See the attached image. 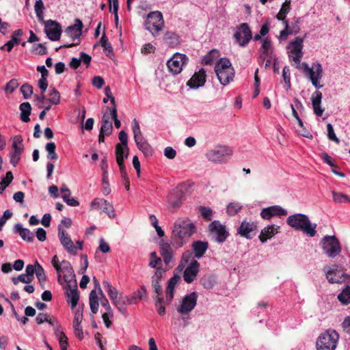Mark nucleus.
<instances>
[{
    "mask_svg": "<svg viewBox=\"0 0 350 350\" xmlns=\"http://www.w3.org/2000/svg\"><path fill=\"white\" fill-rule=\"evenodd\" d=\"M287 211L278 205L271 206L262 209L260 216L263 219L270 220L273 217H281L287 215Z\"/></svg>",
    "mask_w": 350,
    "mask_h": 350,
    "instance_id": "obj_17",
    "label": "nucleus"
},
{
    "mask_svg": "<svg viewBox=\"0 0 350 350\" xmlns=\"http://www.w3.org/2000/svg\"><path fill=\"white\" fill-rule=\"evenodd\" d=\"M113 303L122 314L126 313V309L124 308L126 305V301L124 297L122 294H119L117 296V298L113 301Z\"/></svg>",
    "mask_w": 350,
    "mask_h": 350,
    "instance_id": "obj_45",
    "label": "nucleus"
},
{
    "mask_svg": "<svg viewBox=\"0 0 350 350\" xmlns=\"http://www.w3.org/2000/svg\"><path fill=\"white\" fill-rule=\"evenodd\" d=\"M199 211L202 217L206 221H211L212 219L213 211L211 208L201 206L199 208Z\"/></svg>",
    "mask_w": 350,
    "mask_h": 350,
    "instance_id": "obj_50",
    "label": "nucleus"
},
{
    "mask_svg": "<svg viewBox=\"0 0 350 350\" xmlns=\"http://www.w3.org/2000/svg\"><path fill=\"white\" fill-rule=\"evenodd\" d=\"M82 320L83 310L82 309L78 308L75 312L73 328L76 337H77L79 340H82L83 338L82 326L81 325Z\"/></svg>",
    "mask_w": 350,
    "mask_h": 350,
    "instance_id": "obj_24",
    "label": "nucleus"
},
{
    "mask_svg": "<svg viewBox=\"0 0 350 350\" xmlns=\"http://www.w3.org/2000/svg\"><path fill=\"white\" fill-rule=\"evenodd\" d=\"M242 206L239 203L231 202L227 206L226 212L228 215L233 216L238 213Z\"/></svg>",
    "mask_w": 350,
    "mask_h": 350,
    "instance_id": "obj_47",
    "label": "nucleus"
},
{
    "mask_svg": "<svg viewBox=\"0 0 350 350\" xmlns=\"http://www.w3.org/2000/svg\"><path fill=\"white\" fill-rule=\"evenodd\" d=\"M301 23L300 17H295L293 18V22L292 23V26L290 27V28L291 29V32H293V34H296L299 32V31H300L299 23Z\"/></svg>",
    "mask_w": 350,
    "mask_h": 350,
    "instance_id": "obj_61",
    "label": "nucleus"
},
{
    "mask_svg": "<svg viewBox=\"0 0 350 350\" xmlns=\"http://www.w3.org/2000/svg\"><path fill=\"white\" fill-rule=\"evenodd\" d=\"M12 148L14 152L17 154H21L23 150V138L21 135H16L13 139Z\"/></svg>",
    "mask_w": 350,
    "mask_h": 350,
    "instance_id": "obj_43",
    "label": "nucleus"
},
{
    "mask_svg": "<svg viewBox=\"0 0 350 350\" xmlns=\"http://www.w3.org/2000/svg\"><path fill=\"white\" fill-rule=\"evenodd\" d=\"M215 72L220 83L223 85L228 84L233 80L234 70L228 58H221L216 62Z\"/></svg>",
    "mask_w": 350,
    "mask_h": 350,
    "instance_id": "obj_3",
    "label": "nucleus"
},
{
    "mask_svg": "<svg viewBox=\"0 0 350 350\" xmlns=\"http://www.w3.org/2000/svg\"><path fill=\"white\" fill-rule=\"evenodd\" d=\"M262 54L260 55V61L264 62L266 58V55L269 54V51L271 49V40L268 38H265L263 40L262 44Z\"/></svg>",
    "mask_w": 350,
    "mask_h": 350,
    "instance_id": "obj_42",
    "label": "nucleus"
},
{
    "mask_svg": "<svg viewBox=\"0 0 350 350\" xmlns=\"http://www.w3.org/2000/svg\"><path fill=\"white\" fill-rule=\"evenodd\" d=\"M194 255L190 250H187L183 252L180 260L181 266H185L188 263H191V260H196L194 258Z\"/></svg>",
    "mask_w": 350,
    "mask_h": 350,
    "instance_id": "obj_48",
    "label": "nucleus"
},
{
    "mask_svg": "<svg viewBox=\"0 0 350 350\" xmlns=\"http://www.w3.org/2000/svg\"><path fill=\"white\" fill-rule=\"evenodd\" d=\"M164 42L170 46H176L179 43L178 36L173 31H166L163 36Z\"/></svg>",
    "mask_w": 350,
    "mask_h": 350,
    "instance_id": "obj_34",
    "label": "nucleus"
},
{
    "mask_svg": "<svg viewBox=\"0 0 350 350\" xmlns=\"http://www.w3.org/2000/svg\"><path fill=\"white\" fill-rule=\"evenodd\" d=\"M160 254L162 256L165 264L168 265L173 260L174 252L171 245L161 240L159 243Z\"/></svg>",
    "mask_w": 350,
    "mask_h": 350,
    "instance_id": "obj_25",
    "label": "nucleus"
},
{
    "mask_svg": "<svg viewBox=\"0 0 350 350\" xmlns=\"http://www.w3.org/2000/svg\"><path fill=\"white\" fill-rule=\"evenodd\" d=\"M112 131L113 125L111 122L107 123H101L100 132L106 134V136H109L112 133Z\"/></svg>",
    "mask_w": 350,
    "mask_h": 350,
    "instance_id": "obj_59",
    "label": "nucleus"
},
{
    "mask_svg": "<svg viewBox=\"0 0 350 350\" xmlns=\"http://www.w3.org/2000/svg\"><path fill=\"white\" fill-rule=\"evenodd\" d=\"M104 83V79L100 76H96L92 79V85L96 88L100 89Z\"/></svg>",
    "mask_w": 350,
    "mask_h": 350,
    "instance_id": "obj_64",
    "label": "nucleus"
},
{
    "mask_svg": "<svg viewBox=\"0 0 350 350\" xmlns=\"http://www.w3.org/2000/svg\"><path fill=\"white\" fill-rule=\"evenodd\" d=\"M338 266L335 265L333 266V268L332 269H330L326 272V278L327 279L329 282L331 284L341 283L342 282V277H344V278L347 277V278H350L349 275H347L345 274L342 275V276H340V277L336 276V271L338 270Z\"/></svg>",
    "mask_w": 350,
    "mask_h": 350,
    "instance_id": "obj_30",
    "label": "nucleus"
},
{
    "mask_svg": "<svg viewBox=\"0 0 350 350\" xmlns=\"http://www.w3.org/2000/svg\"><path fill=\"white\" fill-rule=\"evenodd\" d=\"M302 67L306 74L308 76L312 84L317 89L321 88L323 85L319 83L320 79H321L323 77V68L321 64L318 62L313 63L312 67H309L306 63H303Z\"/></svg>",
    "mask_w": 350,
    "mask_h": 350,
    "instance_id": "obj_10",
    "label": "nucleus"
},
{
    "mask_svg": "<svg viewBox=\"0 0 350 350\" xmlns=\"http://www.w3.org/2000/svg\"><path fill=\"white\" fill-rule=\"evenodd\" d=\"M333 195V199L334 202L338 203H342V202H350V198L349 196L344 194L342 193H338L336 191H332Z\"/></svg>",
    "mask_w": 350,
    "mask_h": 350,
    "instance_id": "obj_49",
    "label": "nucleus"
},
{
    "mask_svg": "<svg viewBox=\"0 0 350 350\" xmlns=\"http://www.w3.org/2000/svg\"><path fill=\"white\" fill-rule=\"evenodd\" d=\"M291 10V0H286L282 4L279 12L276 15L278 20H284Z\"/></svg>",
    "mask_w": 350,
    "mask_h": 350,
    "instance_id": "obj_39",
    "label": "nucleus"
},
{
    "mask_svg": "<svg viewBox=\"0 0 350 350\" xmlns=\"http://www.w3.org/2000/svg\"><path fill=\"white\" fill-rule=\"evenodd\" d=\"M48 100L53 105H57L59 103L60 94L55 88H53L50 93V98H49Z\"/></svg>",
    "mask_w": 350,
    "mask_h": 350,
    "instance_id": "obj_54",
    "label": "nucleus"
},
{
    "mask_svg": "<svg viewBox=\"0 0 350 350\" xmlns=\"http://www.w3.org/2000/svg\"><path fill=\"white\" fill-rule=\"evenodd\" d=\"M339 340V334L334 329H327L317 338V350H334Z\"/></svg>",
    "mask_w": 350,
    "mask_h": 350,
    "instance_id": "obj_4",
    "label": "nucleus"
},
{
    "mask_svg": "<svg viewBox=\"0 0 350 350\" xmlns=\"http://www.w3.org/2000/svg\"><path fill=\"white\" fill-rule=\"evenodd\" d=\"M206 78V71L204 68H201L198 72L194 73L191 78L187 81V85L191 88H198L204 85Z\"/></svg>",
    "mask_w": 350,
    "mask_h": 350,
    "instance_id": "obj_21",
    "label": "nucleus"
},
{
    "mask_svg": "<svg viewBox=\"0 0 350 350\" xmlns=\"http://www.w3.org/2000/svg\"><path fill=\"white\" fill-rule=\"evenodd\" d=\"M23 34V31L21 29L14 31L11 40L5 43L6 50L8 52H10L12 50L14 45H17L20 43L19 38L21 37Z\"/></svg>",
    "mask_w": 350,
    "mask_h": 350,
    "instance_id": "obj_32",
    "label": "nucleus"
},
{
    "mask_svg": "<svg viewBox=\"0 0 350 350\" xmlns=\"http://www.w3.org/2000/svg\"><path fill=\"white\" fill-rule=\"evenodd\" d=\"M44 3L42 0H37L36 1L34 9L36 14V16L39 19H42L43 16V10H44Z\"/></svg>",
    "mask_w": 350,
    "mask_h": 350,
    "instance_id": "obj_57",
    "label": "nucleus"
},
{
    "mask_svg": "<svg viewBox=\"0 0 350 350\" xmlns=\"http://www.w3.org/2000/svg\"><path fill=\"white\" fill-rule=\"evenodd\" d=\"M150 260L148 265L152 268L158 267L157 266L161 263V258L157 256L156 252H152L150 254Z\"/></svg>",
    "mask_w": 350,
    "mask_h": 350,
    "instance_id": "obj_53",
    "label": "nucleus"
},
{
    "mask_svg": "<svg viewBox=\"0 0 350 350\" xmlns=\"http://www.w3.org/2000/svg\"><path fill=\"white\" fill-rule=\"evenodd\" d=\"M338 301L343 305L350 304V286L347 285L338 295Z\"/></svg>",
    "mask_w": 350,
    "mask_h": 350,
    "instance_id": "obj_37",
    "label": "nucleus"
},
{
    "mask_svg": "<svg viewBox=\"0 0 350 350\" xmlns=\"http://www.w3.org/2000/svg\"><path fill=\"white\" fill-rule=\"evenodd\" d=\"M286 224L295 230L301 231L307 236L313 237L317 233V224L311 223L306 215L297 213L290 215Z\"/></svg>",
    "mask_w": 350,
    "mask_h": 350,
    "instance_id": "obj_2",
    "label": "nucleus"
},
{
    "mask_svg": "<svg viewBox=\"0 0 350 350\" xmlns=\"http://www.w3.org/2000/svg\"><path fill=\"white\" fill-rule=\"evenodd\" d=\"M306 36L304 38L296 37L289 43V53H291L289 57H292V59L295 63H299L303 57V42Z\"/></svg>",
    "mask_w": 350,
    "mask_h": 350,
    "instance_id": "obj_14",
    "label": "nucleus"
},
{
    "mask_svg": "<svg viewBox=\"0 0 350 350\" xmlns=\"http://www.w3.org/2000/svg\"><path fill=\"white\" fill-rule=\"evenodd\" d=\"M104 206L102 208L103 212L107 213L110 218H114L116 214L113 207L107 200L103 201Z\"/></svg>",
    "mask_w": 350,
    "mask_h": 350,
    "instance_id": "obj_51",
    "label": "nucleus"
},
{
    "mask_svg": "<svg viewBox=\"0 0 350 350\" xmlns=\"http://www.w3.org/2000/svg\"><path fill=\"white\" fill-rule=\"evenodd\" d=\"M145 27L153 36L159 35L164 27V20L161 12L159 11L150 12L147 15Z\"/></svg>",
    "mask_w": 350,
    "mask_h": 350,
    "instance_id": "obj_6",
    "label": "nucleus"
},
{
    "mask_svg": "<svg viewBox=\"0 0 350 350\" xmlns=\"http://www.w3.org/2000/svg\"><path fill=\"white\" fill-rule=\"evenodd\" d=\"M103 285L112 301L115 300L119 295L118 290L108 281H103Z\"/></svg>",
    "mask_w": 350,
    "mask_h": 350,
    "instance_id": "obj_40",
    "label": "nucleus"
},
{
    "mask_svg": "<svg viewBox=\"0 0 350 350\" xmlns=\"http://www.w3.org/2000/svg\"><path fill=\"white\" fill-rule=\"evenodd\" d=\"M219 51L217 49L211 50L202 58V64L204 65H211L219 57Z\"/></svg>",
    "mask_w": 350,
    "mask_h": 350,
    "instance_id": "obj_35",
    "label": "nucleus"
},
{
    "mask_svg": "<svg viewBox=\"0 0 350 350\" xmlns=\"http://www.w3.org/2000/svg\"><path fill=\"white\" fill-rule=\"evenodd\" d=\"M196 232L197 227L189 218H178L172 230L170 238L172 245L176 248L183 247Z\"/></svg>",
    "mask_w": 350,
    "mask_h": 350,
    "instance_id": "obj_1",
    "label": "nucleus"
},
{
    "mask_svg": "<svg viewBox=\"0 0 350 350\" xmlns=\"http://www.w3.org/2000/svg\"><path fill=\"white\" fill-rule=\"evenodd\" d=\"M62 267L63 268L62 272L64 273L63 279L65 282L68 284L72 280H76L74 269L69 261L65 260H62Z\"/></svg>",
    "mask_w": 350,
    "mask_h": 350,
    "instance_id": "obj_27",
    "label": "nucleus"
},
{
    "mask_svg": "<svg viewBox=\"0 0 350 350\" xmlns=\"http://www.w3.org/2000/svg\"><path fill=\"white\" fill-rule=\"evenodd\" d=\"M21 91L23 95L24 98L27 99L33 94V87L28 83H25L21 86Z\"/></svg>",
    "mask_w": 350,
    "mask_h": 350,
    "instance_id": "obj_55",
    "label": "nucleus"
},
{
    "mask_svg": "<svg viewBox=\"0 0 350 350\" xmlns=\"http://www.w3.org/2000/svg\"><path fill=\"white\" fill-rule=\"evenodd\" d=\"M252 31L247 23H241L238 31L234 33V38L239 44L241 46H245L252 39Z\"/></svg>",
    "mask_w": 350,
    "mask_h": 350,
    "instance_id": "obj_12",
    "label": "nucleus"
},
{
    "mask_svg": "<svg viewBox=\"0 0 350 350\" xmlns=\"http://www.w3.org/2000/svg\"><path fill=\"white\" fill-rule=\"evenodd\" d=\"M36 275L37 277V279L38 282L42 285V288H44V284L46 280V276L44 272V270L43 267L38 263V261H36Z\"/></svg>",
    "mask_w": 350,
    "mask_h": 350,
    "instance_id": "obj_41",
    "label": "nucleus"
},
{
    "mask_svg": "<svg viewBox=\"0 0 350 350\" xmlns=\"http://www.w3.org/2000/svg\"><path fill=\"white\" fill-rule=\"evenodd\" d=\"M256 225L252 221L244 220L237 229V232L243 237L251 239L256 234Z\"/></svg>",
    "mask_w": 350,
    "mask_h": 350,
    "instance_id": "obj_19",
    "label": "nucleus"
},
{
    "mask_svg": "<svg viewBox=\"0 0 350 350\" xmlns=\"http://www.w3.org/2000/svg\"><path fill=\"white\" fill-rule=\"evenodd\" d=\"M186 189V184L178 185L168 196L167 208L170 211L174 212L178 209L183 201L185 200L184 190Z\"/></svg>",
    "mask_w": 350,
    "mask_h": 350,
    "instance_id": "obj_7",
    "label": "nucleus"
},
{
    "mask_svg": "<svg viewBox=\"0 0 350 350\" xmlns=\"http://www.w3.org/2000/svg\"><path fill=\"white\" fill-rule=\"evenodd\" d=\"M208 230L211 234L215 235V240L218 243L224 242L229 236L226 226L221 224L219 221H212L208 225Z\"/></svg>",
    "mask_w": 350,
    "mask_h": 350,
    "instance_id": "obj_16",
    "label": "nucleus"
},
{
    "mask_svg": "<svg viewBox=\"0 0 350 350\" xmlns=\"http://www.w3.org/2000/svg\"><path fill=\"white\" fill-rule=\"evenodd\" d=\"M132 131L134 135V140L137 147L141 150L146 157H150L153 154L152 146L145 139L141 130L139 124L136 118L132 121Z\"/></svg>",
    "mask_w": 350,
    "mask_h": 350,
    "instance_id": "obj_5",
    "label": "nucleus"
},
{
    "mask_svg": "<svg viewBox=\"0 0 350 350\" xmlns=\"http://www.w3.org/2000/svg\"><path fill=\"white\" fill-rule=\"evenodd\" d=\"M327 137L329 140L334 142L336 144L340 143V139L336 137L332 125L329 123L327 124Z\"/></svg>",
    "mask_w": 350,
    "mask_h": 350,
    "instance_id": "obj_56",
    "label": "nucleus"
},
{
    "mask_svg": "<svg viewBox=\"0 0 350 350\" xmlns=\"http://www.w3.org/2000/svg\"><path fill=\"white\" fill-rule=\"evenodd\" d=\"M321 158L323 160L325 163L332 167L338 168V166L334 164L332 158L328 155L326 152H322L320 154Z\"/></svg>",
    "mask_w": 350,
    "mask_h": 350,
    "instance_id": "obj_63",
    "label": "nucleus"
},
{
    "mask_svg": "<svg viewBox=\"0 0 350 350\" xmlns=\"http://www.w3.org/2000/svg\"><path fill=\"white\" fill-rule=\"evenodd\" d=\"M44 31L51 40L57 41L61 37L62 26L57 21L49 19L44 23Z\"/></svg>",
    "mask_w": 350,
    "mask_h": 350,
    "instance_id": "obj_15",
    "label": "nucleus"
},
{
    "mask_svg": "<svg viewBox=\"0 0 350 350\" xmlns=\"http://www.w3.org/2000/svg\"><path fill=\"white\" fill-rule=\"evenodd\" d=\"M18 85L19 83L18 82V80L16 79H12L6 83L4 88V90L5 92H10L12 93L18 87Z\"/></svg>",
    "mask_w": 350,
    "mask_h": 350,
    "instance_id": "obj_58",
    "label": "nucleus"
},
{
    "mask_svg": "<svg viewBox=\"0 0 350 350\" xmlns=\"http://www.w3.org/2000/svg\"><path fill=\"white\" fill-rule=\"evenodd\" d=\"M32 52L42 55L47 53V49L43 44H37L33 46Z\"/></svg>",
    "mask_w": 350,
    "mask_h": 350,
    "instance_id": "obj_60",
    "label": "nucleus"
},
{
    "mask_svg": "<svg viewBox=\"0 0 350 350\" xmlns=\"http://www.w3.org/2000/svg\"><path fill=\"white\" fill-rule=\"evenodd\" d=\"M188 57L186 55L176 53L167 61V66L170 71L174 74H178L181 72L184 65L187 64Z\"/></svg>",
    "mask_w": 350,
    "mask_h": 350,
    "instance_id": "obj_13",
    "label": "nucleus"
},
{
    "mask_svg": "<svg viewBox=\"0 0 350 350\" xmlns=\"http://www.w3.org/2000/svg\"><path fill=\"white\" fill-rule=\"evenodd\" d=\"M200 270V263L197 260H191L183 272V278L187 283L193 282Z\"/></svg>",
    "mask_w": 350,
    "mask_h": 350,
    "instance_id": "obj_20",
    "label": "nucleus"
},
{
    "mask_svg": "<svg viewBox=\"0 0 350 350\" xmlns=\"http://www.w3.org/2000/svg\"><path fill=\"white\" fill-rule=\"evenodd\" d=\"M55 334L58 337L59 343L62 350H66L68 347V339L66 334L58 329H55Z\"/></svg>",
    "mask_w": 350,
    "mask_h": 350,
    "instance_id": "obj_38",
    "label": "nucleus"
},
{
    "mask_svg": "<svg viewBox=\"0 0 350 350\" xmlns=\"http://www.w3.org/2000/svg\"><path fill=\"white\" fill-rule=\"evenodd\" d=\"M46 150L48 152L47 158L51 160L57 159V154L55 152L56 145L54 142H49L46 144Z\"/></svg>",
    "mask_w": 350,
    "mask_h": 350,
    "instance_id": "obj_46",
    "label": "nucleus"
},
{
    "mask_svg": "<svg viewBox=\"0 0 350 350\" xmlns=\"http://www.w3.org/2000/svg\"><path fill=\"white\" fill-rule=\"evenodd\" d=\"M180 280V277L178 275L175 274L168 280L167 286L165 291L174 292L175 286H176Z\"/></svg>",
    "mask_w": 350,
    "mask_h": 350,
    "instance_id": "obj_52",
    "label": "nucleus"
},
{
    "mask_svg": "<svg viewBox=\"0 0 350 350\" xmlns=\"http://www.w3.org/2000/svg\"><path fill=\"white\" fill-rule=\"evenodd\" d=\"M90 310L93 314H96L98 310L99 303L98 298L96 290H92L90 292L89 297Z\"/></svg>",
    "mask_w": 350,
    "mask_h": 350,
    "instance_id": "obj_36",
    "label": "nucleus"
},
{
    "mask_svg": "<svg viewBox=\"0 0 350 350\" xmlns=\"http://www.w3.org/2000/svg\"><path fill=\"white\" fill-rule=\"evenodd\" d=\"M14 232L19 234L21 237L28 242H32L34 239V234L28 228H23L20 224H16L14 226Z\"/></svg>",
    "mask_w": 350,
    "mask_h": 350,
    "instance_id": "obj_29",
    "label": "nucleus"
},
{
    "mask_svg": "<svg viewBox=\"0 0 350 350\" xmlns=\"http://www.w3.org/2000/svg\"><path fill=\"white\" fill-rule=\"evenodd\" d=\"M129 152L128 147L122 146V144H117L115 149L116 162L124 161V159L128 158Z\"/></svg>",
    "mask_w": 350,
    "mask_h": 350,
    "instance_id": "obj_31",
    "label": "nucleus"
},
{
    "mask_svg": "<svg viewBox=\"0 0 350 350\" xmlns=\"http://www.w3.org/2000/svg\"><path fill=\"white\" fill-rule=\"evenodd\" d=\"M191 247L194 257L196 258H200L207 251L208 248V243L207 241H196L192 243Z\"/></svg>",
    "mask_w": 350,
    "mask_h": 350,
    "instance_id": "obj_26",
    "label": "nucleus"
},
{
    "mask_svg": "<svg viewBox=\"0 0 350 350\" xmlns=\"http://www.w3.org/2000/svg\"><path fill=\"white\" fill-rule=\"evenodd\" d=\"M58 237L61 244L70 254L76 255L77 248L67 232L62 228L61 225L58 226Z\"/></svg>",
    "mask_w": 350,
    "mask_h": 350,
    "instance_id": "obj_18",
    "label": "nucleus"
},
{
    "mask_svg": "<svg viewBox=\"0 0 350 350\" xmlns=\"http://www.w3.org/2000/svg\"><path fill=\"white\" fill-rule=\"evenodd\" d=\"M198 294L192 292L187 295L182 300L180 305L177 308V311L182 315L188 314L192 311L197 304Z\"/></svg>",
    "mask_w": 350,
    "mask_h": 350,
    "instance_id": "obj_11",
    "label": "nucleus"
},
{
    "mask_svg": "<svg viewBox=\"0 0 350 350\" xmlns=\"http://www.w3.org/2000/svg\"><path fill=\"white\" fill-rule=\"evenodd\" d=\"M280 226L275 225H270L264 228L259 235V239L262 243H265L272 238L275 234L278 232Z\"/></svg>",
    "mask_w": 350,
    "mask_h": 350,
    "instance_id": "obj_28",
    "label": "nucleus"
},
{
    "mask_svg": "<svg viewBox=\"0 0 350 350\" xmlns=\"http://www.w3.org/2000/svg\"><path fill=\"white\" fill-rule=\"evenodd\" d=\"M232 154V151L227 146H217L208 150L206 154V158L211 162H225L227 157Z\"/></svg>",
    "mask_w": 350,
    "mask_h": 350,
    "instance_id": "obj_9",
    "label": "nucleus"
},
{
    "mask_svg": "<svg viewBox=\"0 0 350 350\" xmlns=\"http://www.w3.org/2000/svg\"><path fill=\"white\" fill-rule=\"evenodd\" d=\"M322 100V93L320 91H315L311 97L312 104V105H321Z\"/></svg>",
    "mask_w": 350,
    "mask_h": 350,
    "instance_id": "obj_62",
    "label": "nucleus"
},
{
    "mask_svg": "<svg viewBox=\"0 0 350 350\" xmlns=\"http://www.w3.org/2000/svg\"><path fill=\"white\" fill-rule=\"evenodd\" d=\"M323 252L329 258H334L341 252L338 239L335 236H325L322 240Z\"/></svg>",
    "mask_w": 350,
    "mask_h": 350,
    "instance_id": "obj_8",
    "label": "nucleus"
},
{
    "mask_svg": "<svg viewBox=\"0 0 350 350\" xmlns=\"http://www.w3.org/2000/svg\"><path fill=\"white\" fill-rule=\"evenodd\" d=\"M14 178L12 172L9 171L6 173L5 177H3L0 182V193H2L5 189L11 183Z\"/></svg>",
    "mask_w": 350,
    "mask_h": 350,
    "instance_id": "obj_44",
    "label": "nucleus"
},
{
    "mask_svg": "<svg viewBox=\"0 0 350 350\" xmlns=\"http://www.w3.org/2000/svg\"><path fill=\"white\" fill-rule=\"evenodd\" d=\"M19 109L21 111V120L24 122H28L30 120L29 115L31 111V107L29 103L25 102L20 105Z\"/></svg>",
    "mask_w": 350,
    "mask_h": 350,
    "instance_id": "obj_33",
    "label": "nucleus"
},
{
    "mask_svg": "<svg viewBox=\"0 0 350 350\" xmlns=\"http://www.w3.org/2000/svg\"><path fill=\"white\" fill-rule=\"evenodd\" d=\"M66 294L69 299L67 300V301L70 303L71 308H75L79 299V295L77 289L76 280H74V286L72 288H71V285L68 283L66 288Z\"/></svg>",
    "mask_w": 350,
    "mask_h": 350,
    "instance_id": "obj_22",
    "label": "nucleus"
},
{
    "mask_svg": "<svg viewBox=\"0 0 350 350\" xmlns=\"http://www.w3.org/2000/svg\"><path fill=\"white\" fill-rule=\"evenodd\" d=\"M83 23L82 21L77 18L75 20V24L70 25L66 28L64 33L65 35L71 38L72 40L79 38L82 33Z\"/></svg>",
    "mask_w": 350,
    "mask_h": 350,
    "instance_id": "obj_23",
    "label": "nucleus"
}]
</instances>
